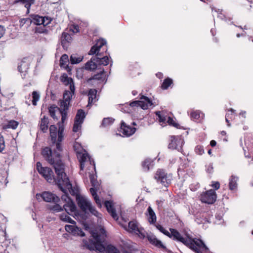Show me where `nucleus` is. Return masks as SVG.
<instances>
[{
  "label": "nucleus",
  "instance_id": "nucleus-15",
  "mask_svg": "<svg viewBox=\"0 0 253 253\" xmlns=\"http://www.w3.org/2000/svg\"><path fill=\"white\" fill-rule=\"evenodd\" d=\"M216 199L215 192L213 190H210L202 194L201 196V200L203 203L208 204H213Z\"/></svg>",
  "mask_w": 253,
  "mask_h": 253
},
{
  "label": "nucleus",
  "instance_id": "nucleus-49",
  "mask_svg": "<svg viewBox=\"0 0 253 253\" xmlns=\"http://www.w3.org/2000/svg\"><path fill=\"white\" fill-rule=\"evenodd\" d=\"M206 170L209 173H212L213 171V167L212 164H210L207 167Z\"/></svg>",
  "mask_w": 253,
  "mask_h": 253
},
{
  "label": "nucleus",
  "instance_id": "nucleus-38",
  "mask_svg": "<svg viewBox=\"0 0 253 253\" xmlns=\"http://www.w3.org/2000/svg\"><path fill=\"white\" fill-rule=\"evenodd\" d=\"M69 63L68 56L67 54H63L60 60V65L61 67H66L68 66Z\"/></svg>",
  "mask_w": 253,
  "mask_h": 253
},
{
  "label": "nucleus",
  "instance_id": "nucleus-25",
  "mask_svg": "<svg viewBox=\"0 0 253 253\" xmlns=\"http://www.w3.org/2000/svg\"><path fill=\"white\" fill-rule=\"evenodd\" d=\"M96 56L92 57L90 61L86 62L85 65V69L87 70H93L98 67Z\"/></svg>",
  "mask_w": 253,
  "mask_h": 253
},
{
  "label": "nucleus",
  "instance_id": "nucleus-34",
  "mask_svg": "<svg viewBox=\"0 0 253 253\" xmlns=\"http://www.w3.org/2000/svg\"><path fill=\"white\" fill-rule=\"evenodd\" d=\"M83 59V57L82 56H78L77 54H72L70 56V62L71 64H75L81 62Z\"/></svg>",
  "mask_w": 253,
  "mask_h": 253
},
{
  "label": "nucleus",
  "instance_id": "nucleus-8",
  "mask_svg": "<svg viewBox=\"0 0 253 253\" xmlns=\"http://www.w3.org/2000/svg\"><path fill=\"white\" fill-rule=\"evenodd\" d=\"M96 177L97 176L95 174H89L90 180L91 183V185L92 186V187L89 190L98 207L99 208H101L102 206V202L101 200L98 197L96 193L97 189L99 186V183L97 181Z\"/></svg>",
  "mask_w": 253,
  "mask_h": 253
},
{
  "label": "nucleus",
  "instance_id": "nucleus-21",
  "mask_svg": "<svg viewBox=\"0 0 253 253\" xmlns=\"http://www.w3.org/2000/svg\"><path fill=\"white\" fill-rule=\"evenodd\" d=\"M60 80L61 82L64 83L65 85H69L70 90H72L73 91H75V85L74 84V82L71 78L68 77V75L66 74H63Z\"/></svg>",
  "mask_w": 253,
  "mask_h": 253
},
{
  "label": "nucleus",
  "instance_id": "nucleus-20",
  "mask_svg": "<svg viewBox=\"0 0 253 253\" xmlns=\"http://www.w3.org/2000/svg\"><path fill=\"white\" fill-rule=\"evenodd\" d=\"M104 205L107 210V211L111 214L112 217L115 220H117L119 217L116 212V210L114 207L113 203L110 201H107L105 202Z\"/></svg>",
  "mask_w": 253,
  "mask_h": 253
},
{
  "label": "nucleus",
  "instance_id": "nucleus-17",
  "mask_svg": "<svg viewBox=\"0 0 253 253\" xmlns=\"http://www.w3.org/2000/svg\"><path fill=\"white\" fill-rule=\"evenodd\" d=\"M65 229L67 232L75 236L84 237L85 236L84 232L82 229L76 226L75 224L66 225Z\"/></svg>",
  "mask_w": 253,
  "mask_h": 253
},
{
  "label": "nucleus",
  "instance_id": "nucleus-50",
  "mask_svg": "<svg viewBox=\"0 0 253 253\" xmlns=\"http://www.w3.org/2000/svg\"><path fill=\"white\" fill-rule=\"evenodd\" d=\"M5 33V29L3 26L0 25V38L2 37Z\"/></svg>",
  "mask_w": 253,
  "mask_h": 253
},
{
  "label": "nucleus",
  "instance_id": "nucleus-53",
  "mask_svg": "<svg viewBox=\"0 0 253 253\" xmlns=\"http://www.w3.org/2000/svg\"><path fill=\"white\" fill-rule=\"evenodd\" d=\"M228 118H229V113H227L225 116V120L226 122L227 123L228 126H230V124L229 123Z\"/></svg>",
  "mask_w": 253,
  "mask_h": 253
},
{
  "label": "nucleus",
  "instance_id": "nucleus-59",
  "mask_svg": "<svg viewBox=\"0 0 253 253\" xmlns=\"http://www.w3.org/2000/svg\"><path fill=\"white\" fill-rule=\"evenodd\" d=\"M214 30L213 29H211V34L212 35V36H214Z\"/></svg>",
  "mask_w": 253,
  "mask_h": 253
},
{
  "label": "nucleus",
  "instance_id": "nucleus-48",
  "mask_svg": "<svg viewBox=\"0 0 253 253\" xmlns=\"http://www.w3.org/2000/svg\"><path fill=\"white\" fill-rule=\"evenodd\" d=\"M199 187V184H196L195 185H194L193 184H191L190 185V188L193 191H196Z\"/></svg>",
  "mask_w": 253,
  "mask_h": 253
},
{
  "label": "nucleus",
  "instance_id": "nucleus-39",
  "mask_svg": "<svg viewBox=\"0 0 253 253\" xmlns=\"http://www.w3.org/2000/svg\"><path fill=\"white\" fill-rule=\"evenodd\" d=\"M114 119L112 118H106L103 119L101 126L104 127H107L111 126L114 123Z\"/></svg>",
  "mask_w": 253,
  "mask_h": 253
},
{
  "label": "nucleus",
  "instance_id": "nucleus-54",
  "mask_svg": "<svg viewBox=\"0 0 253 253\" xmlns=\"http://www.w3.org/2000/svg\"><path fill=\"white\" fill-rule=\"evenodd\" d=\"M216 142L214 140H211L210 142V145H211V146L212 147H214L216 145Z\"/></svg>",
  "mask_w": 253,
  "mask_h": 253
},
{
  "label": "nucleus",
  "instance_id": "nucleus-42",
  "mask_svg": "<svg viewBox=\"0 0 253 253\" xmlns=\"http://www.w3.org/2000/svg\"><path fill=\"white\" fill-rule=\"evenodd\" d=\"M156 227L161 232H162L164 235H165L169 237L170 232L169 233L168 230L165 229L162 225H161L160 224H157V225H156Z\"/></svg>",
  "mask_w": 253,
  "mask_h": 253
},
{
  "label": "nucleus",
  "instance_id": "nucleus-55",
  "mask_svg": "<svg viewBox=\"0 0 253 253\" xmlns=\"http://www.w3.org/2000/svg\"><path fill=\"white\" fill-rule=\"evenodd\" d=\"M156 76L159 78V79H161L163 78V75L162 73H158L157 74H156Z\"/></svg>",
  "mask_w": 253,
  "mask_h": 253
},
{
  "label": "nucleus",
  "instance_id": "nucleus-51",
  "mask_svg": "<svg viewBox=\"0 0 253 253\" xmlns=\"http://www.w3.org/2000/svg\"><path fill=\"white\" fill-rule=\"evenodd\" d=\"M212 186L215 189L217 190L220 187V184L218 182H215L212 184Z\"/></svg>",
  "mask_w": 253,
  "mask_h": 253
},
{
  "label": "nucleus",
  "instance_id": "nucleus-33",
  "mask_svg": "<svg viewBox=\"0 0 253 253\" xmlns=\"http://www.w3.org/2000/svg\"><path fill=\"white\" fill-rule=\"evenodd\" d=\"M35 0H17L15 1V3L20 2L24 4L25 7L27 9V11L29 12L31 5L34 3Z\"/></svg>",
  "mask_w": 253,
  "mask_h": 253
},
{
  "label": "nucleus",
  "instance_id": "nucleus-43",
  "mask_svg": "<svg viewBox=\"0 0 253 253\" xmlns=\"http://www.w3.org/2000/svg\"><path fill=\"white\" fill-rule=\"evenodd\" d=\"M32 96H33V100H32V104L34 105H37V102L40 99V95L37 91H33L32 93Z\"/></svg>",
  "mask_w": 253,
  "mask_h": 253
},
{
  "label": "nucleus",
  "instance_id": "nucleus-64",
  "mask_svg": "<svg viewBox=\"0 0 253 253\" xmlns=\"http://www.w3.org/2000/svg\"><path fill=\"white\" fill-rule=\"evenodd\" d=\"M132 125H136V124L134 122H133Z\"/></svg>",
  "mask_w": 253,
  "mask_h": 253
},
{
  "label": "nucleus",
  "instance_id": "nucleus-29",
  "mask_svg": "<svg viewBox=\"0 0 253 253\" xmlns=\"http://www.w3.org/2000/svg\"><path fill=\"white\" fill-rule=\"evenodd\" d=\"M154 161L150 159H146L142 163V167L145 171H148L153 166Z\"/></svg>",
  "mask_w": 253,
  "mask_h": 253
},
{
  "label": "nucleus",
  "instance_id": "nucleus-52",
  "mask_svg": "<svg viewBox=\"0 0 253 253\" xmlns=\"http://www.w3.org/2000/svg\"><path fill=\"white\" fill-rule=\"evenodd\" d=\"M74 33H76L79 32V27L78 25H74L73 29H72Z\"/></svg>",
  "mask_w": 253,
  "mask_h": 253
},
{
  "label": "nucleus",
  "instance_id": "nucleus-41",
  "mask_svg": "<svg viewBox=\"0 0 253 253\" xmlns=\"http://www.w3.org/2000/svg\"><path fill=\"white\" fill-rule=\"evenodd\" d=\"M211 8L212 12H213V11H214L215 12L217 13L218 14V17L222 20H224L225 21H227V18L225 16V15L221 13V10L220 9H216L212 6H211Z\"/></svg>",
  "mask_w": 253,
  "mask_h": 253
},
{
  "label": "nucleus",
  "instance_id": "nucleus-30",
  "mask_svg": "<svg viewBox=\"0 0 253 253\" xmlns=\"http://www.w3.org/2000/svg\"><path fill=\"white\" fill-rule=\"evenodd\" d=\"M105 79V75L104 73V69H102L96 74L94 75L89 80H96L98 81H103Z\"/></svg>",
  "mask_w": 253,
  "mask_h": 253
},
{
  "label": "nucleus",
  "instance_id": "nucleus-63",
  "mask_svg": "<svg viewBox=\"0 0 253 253\" xmlns=\"http://www.w3.org/2000/svg\"><path fill=\"white\" fill-rule=\"evenodd\" d=\"M208 153H209V154H210V153H211V150H210L208 151Z\"/></svg>",
  "mask_w": 253,
  "mask_h": 253
},
{
  "label": "nucleus",
  "instance_id": "nucleus-4",
  "mask_svg": "<svg viewBox=\"0 0 253 253\" xmlns=\"http://www.w3.org/2000/svg\"><path fill=\"white\" fill-rule=\"evenodd\" d=\"M169 238L182 243L197 253H201L204 251L208 250V248L204 242L200 239H193L188 237H183L180 233L174 229L170 228Z\"/></svg>",
  "mask_w": 253,
  "mask_h": 253
},
{
  "label": "nucleus",
  "instance_id": "nucleus-44",
  "mask_svg": "<svg viewBox=\"0 0 253 253\" xmlns=\"http://www.w3.org/2000/svg\"><path fill=\"white\" fill-rule=\"evenodd\" d=\"M50 209L55 212H59L63 210L62 206L57 204L52 206Z\"/></svg>",
  "mask_w": 253,
  "mask_h": 253
},
{
  "label": "nucleus",
  "instance_id": "nucleus-2",
  "mask_svg": "<svg viewBox=\"0 0 253 253\" xmlns=\"http://www.w3.org/2000/svg\"><path fill=\"white\" fill-rule=\"evenodd\" d=\"M63 123L61 121V122H59L58 123V134H57V142H56V138H57V127L55 125H51L49 127V131H50V135L51 139V141L53 144H56V150H54V153H53L52 152V151L50 148L49 147H45L44 148L42 151V155L44 158L45 159L46 161H47L50 165H51L49 162L46 159V158L44 157L43 155V151L44 150L47 148L49 150L50 152V154L49 156V158L52 160L55 163H56L58 160H60L62 163L60 159V152L62 151V147L60 142L62 141L63 138V131H64V127H63Z\"/></svg>",
  "mask_w": 253,
  "mask_h": 253
},
{
  "label": "nucleus",
  "instance_id": "nucleus-28",
  "mask_svg": "<svg viewBox=\"0 0 253 253\" xmlns=\"http://www.w3.org/2000/svg\"><path fill=\"white\" fill-rule=\"evenodd\" d=\"M18 71L22 74V78H24L29 69V65L25 62L22 61L20 65L18 66Z\"/></svg>",
  "mask_w": 253,
  "mask_h": 253
},
{
  "label": "nucleus",
  "instance_id": "nucleus-24",
  "mask_svg": "<svg viewBox=\"0 0 253 253\" xmlns=\"http://www.w3.org/2000/svg\"><path fill=\"white\" fill-rule=\"evenodd\" d=\"M146 214L147 215L148 220L150 224H154L156 222L157 218L156 215L150 206L148 208Z\"/></svg>",
  "mask_w": 253,
  "mask_h": 253
},
{
  "label": "nucleus",
  "instance_id": "nucleus-47",
  "mask_svg": "<svg viewBox=\"0 0 253 253\" xmlns=\"http://www.w3.org/2000/svg\"><path fill=\"white\" fill-rule=\"evenodd\" d=\"M44 17V23H42V25L45 26L49 24L51 22V20L47 17Z\"/></svg>",
  "mask_w": 253,
  "mask_h": 253
},
{
  "label": "nucleus",
  "instance_id": "nucleus-10",
  "mask_svg": "<svg viewBox=\"0 0 253 253\" xmlns=\"http://www.w3.org/2000/svg\"><path fill=\"white\" fill-rule=\"evenodd\" d=\"M37 169L39 173L48 182H51L53 181V172L50 168L42 167V164L39 162L37 163Z\"/></svg>",
  "mask_w": 253,
  "mask_h": 253
},
{
  "label": "nucleus",
  "instance_id": "nucleus-46",
  "mask_svg": "<svg viewBox=\"0 0 253 253\" xmlns=\"http://www.w3.org/2000/svg\"><path fill=\"white\" fill-rule=\"evenodd\" d=\"M195 152L198 155H202L204 153V150L202 146L198 145L195 148Z\"/></svg>",
  "mask_w": 253,
  "mask_h": 253
},
{
  "label": "nucleus",
  "instance_id": "nucleus-18",
  "mask_svg": "<svg viewBox=\"0 0 253 253\" xmlns=\"http://www.w3.org/2000/svg\"><path fill=\"white\" fill-rule=\"evenodd\" d=\"M37 196H41L42 199L46 202L57 203L60 200L58 197L49 192H44L42 194H37Z\"/></svg>",
  "mask_w": 253,
  "mask_h": 253
},
{
  "label": "nucleus",
  "instance_id": "nucleus-5",
  "mask_svg": "<svg viewBox=\"0 0 253 253\" xmlns=\"http://www.w3.org/2000/svg\"><path fill=\"white\" fill-rule=\"evenodd\" d=\"M102 235H99L97 233L93 232L92 237L94 241L89 240L88 241L85 240H83V245L89 250H97L100 252L106 251L108 253H120V251L114 246L109 245L106 249L102 243L104 240L105 230L101 229Z\"/></svg>",
  "mask_w": 253,
  "mask_h": 253
},
{
  "label": "nucleus",
  "instance_id": "nucleus-16",
  "mask_svg": "<svg viewBox=\"0 0 253 253\" xmlns=\"http://www.w3.org/2000/svg\"><path fill=\"white\" fill-rule=\"evenodd\" d=\"M171 142L169 145V148L172 149H176L178 151H181L184 140L179 136H171Z\"/></svg>",
  "mask_w": 253,
  "mask_h": 253
},
{
  "label": "nucleus",
  "instance_id": "nucleus-56",
  "mask_svg": "<svg viewBox=\"0 0 253 253\" xmlns=\"http://www.w3.org/2000/svg\"><path fill=\"white\" fill-rule=\"evenodd\" d=\"M229 111L230 112V113H229V116H230L233 115V113H234L235 110H233V109H230V110H229Z\"/></svg>",
  "mask_w": 253,
  "mask_h": 253
},
{
  "label": "nucleus",
  "instance_id": "nucleus-11",
  "mask_svg": "<svg viewBox=\"0 0 253 253\" xmlns=\"http://www.w3.org/2000/svg\"><path fill=\"white\" fill-rule=\"evenodd\" d=\"M127 230L129 232L135 233L141 238L144 239L145 237L144 229L139 227V224L136 221L129 222Z\"/></svg>",
  "mask_w": 253,
  "mask_h": 253
},
{
  "label": "nucleus",
  "instance_id": "nucleus-6",
  "mask_svg": "<svg viewBox=\"0 0 253 253\" xmlns=\"http://www.w3.org/2000/svg\"><path fill=\"white\" fill-rule=\"evenodd\" d=\"M106 44V42L103 39L98 40L96 44L90 49L89 54H96L97 63L99 65L106 66L109 63V59L107 56H102L101 53L100 52L101 48Z\"/></svg>",
  "mask_w": 253,
  "mask_h": 253
},
{
  "label": "nucleus",
  "instance_id": "nucleus-7",
  "mask_svg": "<svg viewBox=\"0 0 253 253\" xmlns=\"http://www.w3.org/2000/svg\"><path fill=\"white\" fill-rule=\"evenodd\" d=\"M74 148L77 153L78 159L80 163V169L83 170L85 165H87L88 164L90 165L92 169L95 170L94 161L91 159L88 154L85 151L84 153H82L84 149L81 145L78 142H75L74 145Z\"/></svg>",
  "mask_w": 253,
  "mask_h": 253
},
{
  "label": "nucleus",
  "instance_id": "nucleus-31",
  "mask_svg": "<svg viewBox=\"0 0 253 253\" xmlns=\"http://www.w3.org/2000/svg\"><path fill=\"white\" fill-rule=\"evenodd\" d=\"M60 219L61 220L72 223L73 224H76V221L72 219L67 213H62L60 215Z\"/></svg>",
  "mask_w": 253,
  "mask_h": 253
},
{
  "label": "nucleus",
  "instance_id": "nucleus-58",
  "mask_svg": "<svg viewBox=\"0 0 253 253\" xmlns=\"http://www.w3.org/2000/svg\"><path fill=\"white\" fill-rule=\"evenodd\" d=\"M132 94L134 96H135V95H136L137 94V92L136 91H135V90H133V91H132Z\"/></svg>",
  "mask_w": 253,
  "mask_h": 253
},
{
  "label": "nucleus",
  "instance_id": "nucleus-32",
  "mask_svg": "<svg viewBox=\"0 0 253 253\" xmlns=\"http://www.w3.org/2000/svg\"><path fill=\"white\" fill-rule=\"evenodd\" d=\"M18 124L19 123L17 121L10 120L4 125L3 127L4 128H12L15 129L18 126Z\"/></svg>",
  "mask_w": 253,
  "mask_h": 253
},
{
  "label": "nucleus",
  "instance_id": "nucleus-36",
  "mask_svg": "<svg viewBox=\"0 0 253 253\" xmlns=\"http://www.w3.org/2000/svg\"><path fill=\"white\" fill-rule=\"evenodd\" d=\"M173 83L172 80L170 78H167L163 82L161 87L163 89H167Z\"/></svg>",
  "mask_w": 253,
  "mask_h": 253
},
{
  "label": "nucleus",
  "instance_id": "nucleus-3",
  "mask_svg": "<svg viewBox=\"0 0 253 253\" xmlns=\"http://www.w3.org/2000/svg\"><path fill=\"white\" fill-rule=\"evenodd\" d=\"M74 92L75 91H72V90H66L63 94V99L60 100V107L53 105L48 108L49 114L54 120H58L60 116L62 123L66 120L69 105Z\"/></svg>",
  "mask_w": 253,
  "mask_h": 253
},
{
  "label": "nucleus",
  "instance_id": "nucleus-13",
  "mask_svg": "<svg viewBox=\"0 0 253 253\" xmlns=\"http://www.w3.org/2000/svg\"><path fill=\"white\" fill-rule=\"evenodd\" d=\"M152 101L147 97L142 96L139 100L132 101L130 103V107H139L143 110L147 109L149 106L152 105Z\"/></svg>",
  "mask_w": 253,
  "mask_h": 253
},
{
  "label": "nucleus",
  "instance_id": "nucleus-45",
  "mask_svg": "<svg viewBox=\"0 0 253 253\" xmlns=\"http://www.w3.org/2000/svg\"><path fill=\"white\" fill-rule=\"evenodd\" d=\"M5 148V143L3 136L0 134V152Z\"/></svg>",
  "mask_w": 253,
  "mask_h": 253
},
{
  "label": "nucleus",
  "instance_id": "nucleus-22",
  "mask_svg": "<svg viewBox=\"0 0 253 253\" xmlns=\"http://www.w3.org/2000/svg\"><path fill=\"white\" fill-rule=\"evenodd\" d=\"M72 41V37L67 33H63L61 37V43L64 49H67Z\"/></svg>",
  "mask_w": 253,
  "mask_h": 253
},
{
  "label": "nucleus",
  "instance_id": "nucleus-27",
  "mask_svg": "<svg viewBox=\"0 0 253 253\" xmlns=\"http://www.w3.org/2000/svg\"><path fill=\"white\" fill-rule=\"evenodd\" d=\"M238 177L234 175L230 176L229 179V188L231 190H235L237 189Z\"/></svg>",
  "mask_w": 253,
  "mask_h": 253
},
{
  "label": "nucleus",
  "instance_id": "nucleus-35",
  "mask_svg": "<svg viewBox=\"0 0 253 253\" xmlns=\"http://www.w3.org/2000/svg\"><path fill=\"white\" fill-rule=\"evenodd\" d=\"M48 124V118L44 117L42 119L41 124H40V128L43 132H44L47 130Z\"/></svg>",
  "mask_w": 253,
  "mask_h": 253
},
{
  "label": "nucleus",
  "instance_id": "nucleus-14",
  "mask_svg": "<svg viewBox=\"0 0 253 253\" xmlns=\"http://www.w3.org/2000/svg\"><path fill=\"white\" fill-rule=\"evenodd\" d=\"M86 115L84 111L82 109H79L76 115L74 124L73 127V131L74 132H78L81 129L82 124L83 123Z\"/></svg>",
  "mask_w": 253,
  "mask_h": 253
},
{
  "label": "nucleus",
  "instance_id": "nucleus-40",
  "mask_svg": "<svg viewBox=\"0 0 253 253\" xmlns=\"http://www.w3.org/2000/svg\"><path fill=\"white\" fill-rule=\"evenodd\" d=\"M204 114L199 111H195L191 112L190 117L193 120H198L201 117H202Z\"/></svg>",
  "mask_w": 253,
  "mask_h": 253
},
{
  "label": "nucleus",
  "instance_id": "nucleus-57",
  "mask_svg": "<svg viewBox=\"0 0 253 253\" xmlns=\"http://www.w3.org/2000/svg\"><path fill=\"white\" fill-rule=\"evenodd\" d=\"M246 111H242L240 112V115H242L244 118H245Z\"/></svg>",
  "mask_w": 253,
  "mask_h": 253
},
{
  "label": "nucleus",
  "instance_id": "nucleus-62",
  "mask_svg": "<svg viewBox=\"0 0 253 253\" xmlns=\"http://www.w3.org/2000/svg\"><path fill=\"white\" fill-rule=\"evenodd\" d=\"M242 35H243V34H242V35H241V34H237V37L238 38H239V37H241V36H242Z\"/></svg>",
  "mask_w": 253,
  "mask_h": 253
},
{
  "label": "nucleus",
  "instance_id": "nucleus-9",
  "mask_svg": "<svg viewBox=\"0 0 253 253\" xmlns=\"http://www.w3.org/2000/svg\"><path fill=\"white\" fill-rule=\"evenodd\" d=\"M155 179L158 182L161 183L165 187H168L171 182L172 175L168 174L163 169H158L155 175Z\"/></svg>",
  "mask_w": 253,
  "mask_h": 253
},
{
  "label": "nucleus",
  "instance_id": "nucleus-23",
  "mask_svg": "<svg viewBox=\"0 0 253 253\" xmlns=\"http://www.w3.org/2000/svg\"><path fill=\"white\" fill-rule=\"evenodd\" d=\"M147 239L151 244L155 246L156 247L166 249V247L163 244L162 242L157 239L155 236L153 235H148Z\"/></svg>",
  "mask_w": 253,
  "mask_h": 253
},
{
  "label": "nucleus",
  "instance_id": "nucleus-12",
  "mask_svg": "<svg viewBox=\"0 0 253 253\" xmlns=\"http://www.w3.org/2000/svg\"><path fill=\"white\" fill-rule=\"evenodd\" d=\"M156 115L159 118V120L161 126H165L167 123L175 127H178V124L175 123L173 119L170 116H168L164 111L156 112Z\"/></svg>",
  "mask_w": 253,
  "mask_h": 253
},
{
  "label": "nucleus",
  "instance_id": "nucleus-61",
  "mask_svg": "<svg viewBox=\"0 0 253 253\" xmlns=\"http://www.w3.org/2000/svg\"><path fill=\"white\" fill-rule=\"evenodd\" d=\"M221 133L222 135H224L226 134V132L225 131H221Z\"/></svg>",
  "mask_w": 253,
  "mask_h": 253
},
{
  "label": "nucleus",
  "instance_id": "nucleus-37",
  "mask_svg": "<svg viewBox=\"0 0 253 253\" xmlns=\"http://www.w3.org/2000/svg\"><path fill=\"white\" fill-rule=\"evenodd\" d=\"M44 17L42 16H40L38 15H35L33 18V22L34 23L37 25H42V23H44Z\"/></svg>",
  "mask_w": 253,
  "mask_h": 253
},
{
  "label": "nucleus",
  "instance_id": "nucleus-1",
  "mask_svg": "<svg viewBox=\"0 0 253 253\" xmlns=\"http://www.w3.org/2000/svg\"><path fill=\"white\" fill-rule=\"evenodd\" d=\"M50 152L47 148L45 149L43 153L46 159L53 166L57 174L55 180L57 184L60 189L64 193L61 197V199L65 203L63 205V208L68 214L74 212L76 210V206L74 203L69 197L68 192L72 195H77V202L78 206L82 211L86 212L89 211L91 214L97 217H100V214L92 206L91 203L87 198L78 195L79 191L77 187H73L70 183L69 178L65 172L64 164L60 160L55 163L49 158Z\"/></svg>",
  "mask_w": 253,
  "mask_h": 253
},
{
  "label": "nucleus",
  "instance_id": "nucleus-19",
  "mask_svg": "<svg viewBox=\"0 0 253 253\" xmlns=\"http://www.w3.org/2000/svg\"><path fill=\"white\" fill-rule=\"evenodd\" d=\"M121 129L123 135L126 136H131L136 131V128L135 127L126 125L124 122H122Z\"/></svg>",
  "mask_w": 253,
  "mask_h": 253
},
{
  "label": "nucleus",
  "instance_id": "nucleus-26",
  "mask_svg": "<svg viewBox=\"0 0 253 253\" xmlns=\"http://www.w3.org/2000/svg\"><path fill=\"white\" fill-rule=\"evenodd\" d=\"M97 90L95 89H89L88 93V103L87 106H91L94 102H96Z\"/></svg>",
  "mask_w": 253,
  "mask_h": 253
},
{
  "label": "nucleus",
  "instance_id": "nucleus-60",
  "mask_svg": "<svg viewBox=\"0 0 253 253\" xmlns=\"http://www.w3.org/2000/svg\"><path fill=\"white\" fill-rule=\"evenodd\" d=\"M239 27L242 29H247V27L246 26H245L244 28H242V26H239Z\"/></svg>",
  "mask_w": 253,
  "mask_h": 253
}]
</instances>
